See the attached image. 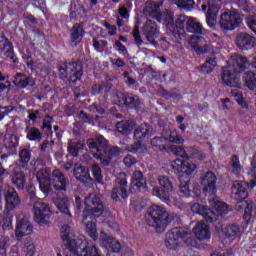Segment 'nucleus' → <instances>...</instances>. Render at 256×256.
<instances>
[{
  "label": "nucleus",
  "mask_w": 256,
  "mask_h": 256,
  "mask_svg": "<svg viewBox=\"0 0 256 256\" xmlns=\"http://www.w3.org/2000/svg\"><path fill=\"white\" fill-rule=\"evenodd\" d=\"M85 209L83 211V223L86 225V233L93 241L99 239V234L97 233V225L93 222L95 217H101L103 211H105V205H103V200L101 195L90 193L85 197L84 200Z\"/></svg>",
  "instance_id": "obj_1"
},
{
  "label": "nucleus",
  "mask_w": 256,
  "mask_h": 256,
  "mask_svg": "<svg viewBox=\"0 0 256 256\" xmlns=\"http://www.w3.org/2000/svg\"><path fill=\"white\" fill-rule=\"evenodd\" d=\"M251 63L249 60L241 55H233L230 57L228 65L223 69L221 74V80L224 85L228 87L241 88V82H239V73L249 69Z\"/></svg>",
  "instance_id": "obj_2"
},
{
  "label": "nucleus",
  "mask_w": 256,
  "mask_h": 256,
  "mask_svg": "<svg viewBox=\"0 0 256 256\" xmlns=\"http://www.w3.org/2000/svg\"><path fill=\"white\" fill-rule=\"evenodd\" d=\"M36 179L39 183L40 190L44 195L53 193V189L56 191H67V180L63 173L59 170H54L51 178V171L40 170L36 174Z\"/></svg>",
  "instance_id": "obj_3"
},
{
  "label": "nucleus",
  "mask_w": 256,
  "mask_h": 256,
  "mask_svg": "<svg viewBox=\"0 0 256 256\" xmlns=\"http://www.w3.org/2000/svg\"><path fill=\"white\" fill-rule=\"evenodd\" d=\"M61 237L72 255L101 256V251H99V248L96 246H86L81 249V243H83V241L75 239V232L69 225L62 226Z\"/></svg>",
  "instance_id": "obj_4"
},
{
  "label": "nucleus",
  "mask_w": 256,
  "mask_h": 256,
  "mask_svg": "<svg viewBox=\"0 0 256 256\" xmlns=\"http://www.w3.org/2000/svg\"><path fill=\"white\" fill-rule=\"evenodd\" d=\"M88 147L93 149L94 157L99 159L102 165L107 166L111 163V159L121 153V150L117 146H109L107 139L103 136H98L96 139H90L88 141Z\"/></svg>",
  "instance_id": "obj_5"
},
{
  "label": "nucleus",
  "mask_w": 256,
  "mask_h": 256,
  "mask_svg": "<svg viewBox=\"0 0 256 256\" xmlns=\"http://www.w3.org/2000/svg\"><path fill=\"white\" fill-rule=\"evenodd\" d=\"M209 204L214 210L199 203H195L192 205L191 211L192 213L202 215V217H204L208 223L217 221V217H219V215L223 216L229 213V206L225 204V202H222L219 198H213L209 201Z\"/></svg>",
  "instance_id": "obj_6"
},
{
  "label": "nucleus",
  "mask_w": 256,
  "mask_h": 256,
  "mask_svg": "<svg viewBox=\"0 0 256 256\" xmlns=\"http://www.w3.org/2000/svg\"><path fill=\"white\" fill-rule=\"evenodd\" d=\"M183 243L190 245V247H195L193 235L191 232H189V230L183 228H173L171 231L166 233L165 245L167 249L176 251V249H179Z\"/></svg>",
  "instance_id": "obj_7"
},
{
  "label": "nucleus",
  "mask_w": 256,
  "mask_h": 256,
  "mask_svg": "<svg viewBox=\"0 0 256 256\" xmlns=\"http://www.w3.org/2000/svg\"><path fill=\"white\" fill-rule=\"evenodd\" d=\"M149 216L148 225H150V227H154L158 233L165 231L169 223V213L165 207L153 204L150 207Z\"/></svg>",
  "instance_id": "obj_8"
},
{
  "label": "nucleus",
  "mask_w": 256,
  "mask_h": 256,
  "mask_svg": "<svg viewBox=\"0 0 256 256\" xmlns=\"http://www.w3.org/2000/svg\"><path fill=\"white\" fill-rule=\"evenodd\" d=\"M243 16L236 10H230L220 15L219 27L222 31H235L241 27Z\"/></svg>",
  "instance_id": "obj_9"
},
{
  "label": "nucleus",
  "mask_w": 256,
  "mask_h": 256,
  "mask_svg": "<svg viewBox=\"0 0 256 256\" xmlns=\"http://www.w3.org/2000/svg\"><path fill=\"white\" fill-rule=\"evenodd\" d=\"M158 182L160 188L159 186H155L152 189L153 195L161 199V201H163L164 203H167V205H171V193L173 191V182H171V179H169V177L167 176H159Z\"/></svg>",
  "instance_id": "obj_10"
},
{
  "label": "nucleus",
  "mask_w": 256,
  "mask_h": 256,
  "mask_svg": "<svg viewBox=\"0 0 256 256\" xmlns=\"http://www.w3.org/2000/svg\"><path fill=\"white\" fill-rule=\"evenodd\" d=\"M152 134L153 127H151L149 124H141L134 132V137L137 139V143L135 146L128 147V151L130 153H145L147 148L143 146L142 141L146 137H151Z\"/></svg>",
  "instance_id": "obj_11"
},
{
  "label": "nucleus",
  "mask_w": 256,
  "mask_h": 256,
  "mask_svg": "<svg viewBox=\"0 0 256 256\" xmlns=\"http://www.w3.org/2000/svg\"><path fill=\"white\" fill-rule=\"evenodd\" d=\"M59 73L61 79H70L75 83L83 76V66L77 62L62 64L59 67Z\"/></svg>",
  "instance_id": "obj_12"
},
{
  "label": "nucleus",
  "mask_w": 256,
  "mask_h": 256,
  "mask_svg": "<svg viewBox=\"0 0 256 256\" xmlns=\"http://www.w3.org/2000/svg\"><path fill=\"white\" fill-rule=\"evenodd\" d=\"M203 43V38L199 36H191L189 39V45L197 53L198 55H203V53H212L213 55H217L221 50V44L212 42L210 44H205L201 46Z\"/></svg>",
  "instance_id": "obj_13"
},
{
  "label": "nucleus",
  "mask_w": 256,
  "mask_h": 256,
  "mask_svg": "<svg viewBox=\"0 0 256 256\" xmlns=\"http://www.w3.org/2000/svg\"><path fill=\"white\" fill-rule=\"evenodd\" d=\"M49 219H51L49 204L42 202L41 199H36L34 201V221L39 225H45V223H49Z\"/></svg>",
  "instance_id": "obj_14"
},
{
  "label": "nucleus",
  "mask_w": 256,
  "mask_h": 256,
  "mask_svg": "<svg viewBox=\"0 0 256 256\" xmlns=\"http://www.w3.org/2000/svg\"><path fill=\"white\" fill-rule=\"evenodd\" d=\"M171 167L176 173H182L181 175H184V177H191L197 169V164L189 162V158L186 160L177 158L172 161Z\"/></svg>",
  "instance_id": "obj_15"
},
{
  "label": "nucleus",
  "mask_w": 256,
  "mask_h": 256,
  "mask_svg": "<svg viewBox=\"0 0 256 256\" xmlns=\"http://www.w3.org/2000/svg\"><path fill=\"white\" fill-rule=\"evenodd\" d=\"M112 199L117 201L119 197L122 199H127V174L120 173L116 178V184L111 194Z\"/></svg>",
  "instance_id": "obj_16"
},
{
  "label": "nucleus",
  "mask_w": 256,
  "mask_h": 256,
  "mask_svg": "<svg viewBox=\"0 0 256 256\" xmlns=\"http://www.w3.org/2000/svg\"><path fill=\"white\" fill-rule=\"evenodd\" d=\"M235 43L241 51H249L256 47V38L249 33L241 32L236 35Z\"/></svg>",
  "instance_id": "obj_17"
},
{
  "label": "nucleus",
  "mask_w": 256,
  "mask_h": 256,
  "mask_svg": "<svg viewBox=\"0 0 256 256\" xmlns=\"http://www.w3.org/2000/svg\"><path fill=\"white\" fill-rule=\"evenodd\" d=\"M202 191L205 195H215L217 193V176L209 171L202 178Z\"/></svg>",
  "instance_id": "obj_18"
},
{
  "label": "nucleus",
  "mask_w": 256,
  "mask_h": 256,
  "mask_svg": "<svg viewBox=\"0 0 256 256\" xmlns=\"http://www.w3.org/2000/svg\"><path fill=\"white\" fill-rule=\"evenodd\" d=\"M192 231L198 241H209V239H211L209 225L203 221L197 222Z\"/></svg>",
  "instance_id": "obj_19"
},
{
  "label": "nucleus",
  "mask_w": 256,
  "mask_h": 256,
  "mask_svg": "<svg viewBox=\"0 0 256 256\" xmlns=\"http://www.w3.org/2000/svg\"><path fill=\"white\" fill-rule=\"evenodd\" d=\"M100 241L106 249L113 251V253H119V251H121V243L115 240V238L107 235L104 231L100 233Z\"/></svg>",
  "instance_id": "obj_20"
},
{
  "label": "nucleus",
  "mask_w": 256,
  "mask_h": 256,
  "mask_svg": "<svg viewBox=\"0 0 256 256\" xmlns=\"http://www.w3.org/2000/svg\"><path fill=\"white\" fill-rule=\"evenodd\" d=\"M33 233V226H31V222H29V218H22L16 226L15 235L16 237H25L27 235H31Z\"/></svg>",
  "instance_id": "obj_21"
},
{
  "label": "nucleus",
  "mask_w": 256,
  "mask_h": 256,
  "mask_svg": "<svg viewBox=\"0 0 256 256\" xmlns=\"http://www.w3.org/2000/svg\"><path fill=\"white\" fill-rule=\"evenodd\" d=\"M144 35L150 43H153L159 37V29L153 20H147L143 27Z\"/></svg>",
  "instance_id": "obj_22"
},
{
  "label": "nucleus",
  "mask_w": 256,
  "mask_h": 256,
  "mask_svg": "<svg viewBox=\"0 0 256 256\" xmlns=\"http://www.w3.org/2000/svg\"><path fill=\"white\" fill-rule=\"evenodd\" d=\"M13 83L18 89H25L27 87H35V79L25 74L17 73L14 77Z\"/></svg>",
  "instance_id": "obj_23"
},
{
  "label": "nucleus",
  "mask_w": 256,
  "mask_h": 256,
  "mask_svg": "<svg viewBox=\"0 0 256 256\" xmlns=\"http://www.w3.org/2000/svg\"><path fill=\"white\" fill-rule=\"evenodd\" d=\"M217 13H219V4H217L215 0H208V12L206 14V21L209 27H215Z\"/></svg>",
  "instance_id": "obj_24"
},
{
  "label": "nucleus",
  "mask_w": 256,
  "mask_h": 256,
  "mask_svg": "<svg viewBox=\"0 0 256 256\" xmlns=\"http://www.w3.org/2000/svg\"><path fill=\"white\" fill-rule=\"evenodd\" d=\"M84 36L85 30H83V25L77 23L74 24L70 32V41L72 47H77L81 43Z\"/></svg>",
  "instance_id": "obj_25"
},
{
  "label": "nucleus",
  "mask_w": 256,
  "mask_h": 256,
  "mask_svg": "<svg viewBox=\"0 0 256 256\" xmlns=\"http://www.w3.org/2000/svg\"><path fill=\"white\" fill-rule=\"evenodd\" d=\"M245 182L236 180L232 185V198L233 199H247V190Z\"/></svg>",
  "instance_id": "obj_26"
},
{
  "label": "nucleus",
  "mask_w": 256,
  "mask_h": 256,
  "mask_svg": "<svg viewBox=\"0 0 256 256\" xmlns=\"http://www.w3.org/2000/svg\"><path fill=\"white\" fill-rule=\"evenodd\" d=\"M131 187L135 191H139V189H145V185H147V182L145 181V177L143 176V172L141 170H135L132 173L131 177Z\"/></svg>",
  "instance_id": "obj_27"
},
{
  "label": "nucleus",
  "mask_w": 256,
  "mask_h": 256,
  "mask_svg": "<svg viewBox=\"0 0 256 256\" xmlns=\"http://www.w3.org/2000/svg\"><path fill=\"white\" fill-rule=\"evenodd\" d=\"M5 201L6 211H13V209L19 207V203H21V200L19 199V194H17V191L15 190L7 192Z\"/></svg>",
  "instance_id": "obj_28"
},
{
  "label": "nucleus",
  "mask_w": 256,
  "mask_h": 256,
  "mask_svg": "<svg viewBox=\"0 0 256 256\" xmlns=\"http://www.w3.org/2000/svg\"><path fill=\"white\" fill-rule=\"evenodd\" d=\"M186 29L188 33H197L198 35H203L205 33V29L195 18H187L186 21Z\"/></svg>",
  "instance_id": "obj_29"
},
{
  "label": "nucleus",
  "mask_w": 256,
  "mask_h": 256,
  "mask_svg": "<svg viewBox=\"0 0 256 256\" xmlns=\"http://www.w3.org/2000/svg\"><path fill=\"white\" fill-rule=\"evenodd\" d=\"M74 177L78 181H81L82 183H85V181L91 179L89 175V168L83 167L79 164H75L74 166Z\"/></svg>",
  "instance_id": "obj_30"
},
{
  "label": "nucleus",
  "mask_w": 256,
  "mask_h": 256,
  "mask_svg": "<svg viewBox=\"0 0 256 256\" xmlns=\"http://www.w3.org/2000/svg\"><path fill=\"white\" fill-rule=\"evenodd\" d=\"M179 180V193L181 197H189V195H191V189L189 188V183H191V177L180 175Z\"/></svg>",
  "instance_id": "obj_31"
},
{
  "label": "nucleus",
  "mask_w": 256,
  "mask_h": 256,
  "mask_svg": "<svg viewBox=\"0 0 256 256\" xmlns=\"http://www.w3.org/2000/svg\"><path fill=\"white\" fill-rule=\"evenodd\" d=\"M54 203L61 213L71 219V212L69 211V198H54Z\"/></svg>",
  "instance_id": "obj_32"
},
{
  "label": "nucleus",
  "mask_w": 256,
  "mask_h": 256,
  "mask_svg": "<svg viewBox=\"0 0 256 256\" xmlns=\"http://www.w3.org/2000/svg\"><path fill=\"white\" fill-rule=\"evenodd\" d=\"M237 204H236V209L238 211H241V209H245L244 211V219L246 220V223H249L250 219H251V211L253 209V206L249 203H247V201H245V199H236Z\"/></svg>",
  "instance_id": "obj_33"
},
{
  "label": "nucleus",
  "mask_w": 256,
  "mask_h": 256,
  "mask_svg": "<svg viewBox=\"0 0 256 256\" xmlns=\"http://www.w3.org/2000/svg\"><path fill=\"white\" fill-rule=\"evenodd\" d=\"M134 127L135 122H133V120L122 121L116 124L118 133H122V135H129L133 131Z\"/></svg>",
  "instance_id": "obj_34"
},
{
  "label": "nucleus",
  "mask_w": 256,
  "mask_h": 256,
  "mask_svg": "<svg viewBox=\"0 0 256 256\" xmlns=\"http://www.w3.org/2000/svg\"><path fill=\"white\" fill-rule=\"evenodd\" d=\"M242 81L244 85L249 89L250 91H254L256 89V73L253 71H248L244 73Z\"/></svg>",
  "instance_id": "obj_35"
},
{
  "label": "nucleus",
  "mask_w": 256,
  "mask_h": 256,
  "mask_svg": "<svg viewBox=\"0 0 256 256\" xmlns=\"http://www.w3.org/2000/svg\"><path fill=\"white\" fill-rule=\"evenodd\" d=\"M122 96V103L124 105H127V107H130L131 109H137L139 105H141V100L139 99V96L136 95H124Z\"/></svg>",
  "instance_id": "obj_36"
},
{
  "label": "nucleus",
  "mask_w": 256,
  "mask_h": 256,
  "mask_svg": "<svg viewBox=\"0 0 256 256\" xmlns=\"http://www.w3.org/2000/svg\"><path fill=\"white\" fill-rule=\"evenodd\" d=\"M25 174L23 172H18L17 170H14V175L12 176V183L15 185L18 189H24L25 188Z\"/></svg>",
  "instance_id": "obj_37"
},
{
  "label": "nucleus",
  "mask_w": 256,
  "mask_h": 256,
  "mask_svg": "<svg viewBox=\"0 0 256 256\" xmlns=\"http://www.w3.org/2000/svg\"><path fill=\"white\" fill-rule=\"evenodd\" d=\"M0 54L7 59H13V46L9 41H0Z\"/></svg>",
  "instance_id": "obj_38"
},
{
  "label": "nucleus",
  "mask_w": 256,
  "mask_h": 256,
  "mask_svg": "<svg viewBox=\"0 0 256 256\" xmlns=\"http://www.w3.org/2000/svg\"><path fill=\"white\" fill-rule=\"evenodd\" d=\"M168 149L177 155L178 157H182V159H189V149L185 150L183 146L170 145Z\"/></svg>",
  "instance_id": "obj_39"
},
{
  "label": "nucleus",
  "mask_w": 256,
  "mask_h": 256,
  "mask_svg": "<svg viewBox=\"0 0 256 256\" xmlns=\"http://www.w3.org/2000/svg\"><path fill=\"white\" fill-rule=\"evenodd\" d=\"M223 233L227 239L233 241L236 237H239V226L237 225H230L223 230Z\"/></svg>",
  "instance_id": "obj_40"
},
{
  "label": "nucleus",
  "mask_w": 256,
  "mask_h": 256,
  "mask_svg": "<svg viewBox=\"0 0 256 256\" xmlns=\"http://www.w3.org/2000/svg\"><path fill=\"white\" fill-rule=\"evenodd\" d=\"M83 149V143L79 141H73L71 140L68 144V153L72 155V157H77L79 155V151Z\"/></svg>",
  "instance_id": "obj_41"
},
{
  "label": "nucleus",
  "mask_w": 256,
  "mask_h": 256,
  "mask_svg": "<svg viewBox=\"0 0 256 256\" xmlns=\"http://www.w3.org/2000/svg\"><path fill=\"white\" fill-rule=\"evenodd\" d=\"M166 141H169V143H174L175 145H183L185 143V139L181 134H178L177 131L170 132L169 136L165 138Z\"/></svg>",
  "instance_id": "obj_42"
},
{
  "label": "nucleus",
  "mask_w": 256,
  "mask_h": 256,
  "mask_svg": "<svg viewBox=\"0 0 256 256\" xmlns=\"http://www.w3.org/2000/svg\"><path fill=\"white\" fill-rule=\"evenodd\" d=\"M231 172L233 173V175H236V177H239V175H241V173L243 172V166H241V163L239 162V158L237 156L232 157Z\"/></svg>",
  "instance_id": "obj_43"
},
{
  "label": "nucleus",
  "mask_w": 256,
  "mask_h": 256,
  "mask_svg": "<svg viewBox=\"0 0 256 256\" xmlns=\"http://www.w3.org/2000/svg\"><path fill=\"white\" fill-rule=\"evenodd\" d=\"M216 65H217V61H215V58H209L201 66V71H202V73H211V71H213V69H215Z\"/></svg>",
  "instance_id": "obj_44"
},
{
  "label": "nucleus",
  "mask_w": 256,
  "mask_h": 256,
  "mask_svg": "<svg viewBox=\"0 0 256 256\" xmlns=\"http://www.w3.org/2000/svg\"><path fill=\"white\" fill-rule=\"evenodd\" d=\"M27 138L30 141H41V139H43V134H41V131H39V129L32 127L28 131Z\"/></svg>",
  "instance_id": "obj_45"
},
{
  "label": "nucleus",
  "mask_w": 256,
  "mask_h": 256,
  "mask_svg": "<svg viewBox=\"0 0 256 256\" xmlns=\"http://www.w3.org/2000/svg\"><path fill=\"white\" fill-rule=\"evenodd\" d=\"M165 138L161 137H155L151 140L152 147H156V149H159L160 151L167 150V146H165Z\"/></svg>",
  "instance_id": "obj_46"
},
{
  "label": "nucleus",
  "mask_w": 256,
  "mask_h": 256,
  "mask_svg": "<svg viewBox=\"0 0 256 256\" xmlns=\"http://www.w3.org/2000/svg\"><path fill=\"white\" fill-rule=\"evenodd\" d=\"M189 153V159H197L198 161H203L205 159V154L195 148H188Z\"/></svg>",
  "instance_id": "obj_47"
},
{
  "label": "nucleus",
  "mask_w": 256,
  "mask_h": 256,
  "mask_svg": "<svg viewBox=\"0 0 256 256\" xmlns=\"http://www.w3.org/2000/svg\"><path fill=\"white\" fill-rule=\"evenodd\" d=\"M20 157V163H22L23 167L31 161V152L27 149H22L19 154Z\"/></svg>",
  "instance_id": "obj_48"
},
{
  "label": "nucleus",
  "mask_w": 256,
  "mask_h": 256,
  "mask_svg": "<svg viewBox=\"0 0 256 256\" xmlns=\"http://www.w3.org/2000/svg\"><path fill=\"white\" fill-rule=\"evenodd\" d=\"M251 165H252V169L250 170L249 175H252V177H254V179L250 181V187L251 189H253V187H255L256 185V154L252 159Z\"/></svg>",
  "instance_id": "obj_49"
},
{
  "label": "nucleus",
  "mask_w": 256,
  "mask_h": 256,
  "mask_svg": "<svg viewBox=\"0 0 256 256\" xmlns=\"http://www.w3.org/2000/svg\"><path fill=\"white\" fill-rule=\"evenodd\" d=\"M92 175L96 181H101L103 179V174L101 173V167L97 164H93L91 168Z\"/></svg>",
  "instance_id": "obj_50"
},
{
  "label": "nucleus",
  "mask_w": 256,
  "mask_h": 256,
  "mask_svg": "<svg viewBox=\"0 0 256 256\" xmlns=\"http://www.w3.org/2000/svg\"><path fill=\"white\" fill-rule=\"evenodd\" d=\"M9 247V237L3 236L0 238V255H5L7 253V248Z\"/></svg>",
  "instance_id": "obj_51"
},
{
  "label": "nucleus",
  "mask_w": 256,
  "mask_h": 256,
  "mask_svg": "<svg viewBox=\"0 0 256 256\" xmlns=\"http://www.w3.org/2000/svg\"><path fill=\"white\" fill-rule=\"evenodd\" d=\"M178 7H182L183 9H193V5H195L194 0H178Z\"/></svg>",
  "instance_id": "obj_52"
},
{
  "label": "nucleus",
  "mask_w": 256,
  "mask_h": 256,
  "mask_svg": "<svg viewBox=\"0 0 256 256\" xmlns=\"http://www.w3.org/2000/svg\"><path fill=\"white\" fill-rule=\"evenodd\" d=\"M133 37L136 45L140 47V45H143V39H141V33L139 32V26L134 27L133 31Z\"/></svg>",
  "instance_id": "obj_53"
},
{
  "label": "nucleus",
  "mask_w": 256,
  "mask_h": 256,
  "mask_svg": "<svg viewBox=\"0 0 256 256\" xmlns=\"http://www.w3.org/2000/svg\"><path fill=\"white\" fill-rule=\"evenodd\" d=\"M24 252L26 256H35V244L27 242L24 247Z\"/></svg>",
  "instance_id": "obj_54"
},
{
  "label": "nucleus",
  "mask_w": 256,
  "mask_h": 256,
  "mask_svg": "<svg viewBox=\"0 0 256 256\" xmlns=\"http://www.w3.org/2000/svg\"><path fill=\"white\" fill-rule=\"evenodd\" d=\"M187 19L185 16H179L175 22L176 29H185V23H187Z\"/></svg>",
  "instance_id": "obj_55"
},
{
  "label": "nucleus",
  "mask_w": 256,
  "mask_h": 256,
  "mask_svg": "<svg viewBox=\"0 0 256 256\" xmlns=\"http://www.w3.org/2000/svg\"><path fill=\"white\" fill-rule=\"evenodd\" d=\"M105 109V106L103 107L97 104H93L92 106H90V111H92V113H99L100 115H103L105 113Z\"/></svg>",
  "instance_id": "obj_56"
},
{
  "label": "nucleus",
  "mask_w": 256,
  "mask_h": 256,
  "mask_svg": "<svg viewBox=\"0 0 256 256\" xmlns=\"http://www.w3.org/2000/svg\"><path fill=\"white\" fill-rule=\"evenodd\" d=\"M137 163V160L132 155H127L124 158V165L126 167H132V165H135Z\"/></svg>",
  "instance_id": "obj_57"
},
{
  "label": "nucleus",
  "mask_w": 256,
  "mask_h": 256,
  "mask_svg": "<svg viewBox=\"0 0 256 256\" xmlns=\"http://www.w3.org/2000/svg\"><path fill=\"white\" fill-rule=\"evenodd\" d=\"M53 145H55V142L53 140H45L41 146L40 150L41 151H47V149H53Z\"/></svg>",
  "instance_id": "obj_58"
},
{
  "label": "nucleus",
  "mask_w": 256,
  "mask_h": 256,
  "mask_svg": "<svg viewBox=\"0 0 256 256\" xmlns=\"http://www.w3.org/2000/svg\"><path fill=\"white\" fill-rule=\"evenodd\" d=\"M236 4L242 11H249V0H236Z\"/></svg>",
  "instance_id": "obj_59"
},
{
  "label": "nucleus",
  "mask_w": 256,
  "mask_h": 256,
  "mask_svg": "<svg viewBox=\"0 0 256 256\" xmlns=\"http://www.w3.org/2000/svg\"><path fill=\"white\" fill-rule=\"evenodd\" d=\"M11 223H12V217L11 215L7 214L4 219H3V229L6 230V229H11Z\"/></svg>",
  "instance_id": "obj_60"
},
{
  "label": "nucleus",
  "mask_w": 256,
  "mask_h": 256,
  "mask_svg": "<svg viewBox=\"0 0 256 256\" xmlns=\"http://www.w3.org/2000/svg\"><path fill=\"white\" fill-rule=\"evenodd\" d=\"M51 123H53V117H51V116H46V117L44 118V121H43V127H44V129H48V131H51V129H52Z\"/></svg>",
  "instance_id": "obj_61"
},
{
  "label": "nucleus",
  "mask_w": 256,
  "mask_h": 256,
  "mask_svg": "<svg viewBox=\"0 0 256 256\" xmlns=\"http://www.w3.org/2000/svg\"><path fill=\"white\" fill-rule=\"evenodd\" d=\"M118 13L122 19H127L129 17V10L125 6L119 8Z\"/></svg>",
  "instance_id": "obj_62"
},
{
  "label": "nucleus",
  "mask_w": 256,
  "mask_h": 256,
  "mask_svg": "<svg viewBox=\"0 0 256 256\" xmlns=\"http://www.w3.org/2000/svg\"><path fill=\"white\" fill-rule=\"evenodd\" d=\"M0 109H4V112H0V121H2V119L5 118V115H9V113H11L13 107L11 106H7V107H1Z\"/></svg>",
  "instance_id": "obj_63"
},
{
  "label": "nucleus",
  "mask_w": 256,
  "mask_h": 256,
  "mask_svg": "<svg viewBox=\"0 0 256 256\" xmlns=\"http://www.w3.org/2000/svg\"><path fill=\"white\" fill-rule=\"evenodd\" d=\"M112 65H115L116 67H125V62L121 59H111Z\"/></svg>",
  "instance_id": "obj_64"
}]
</instances>
